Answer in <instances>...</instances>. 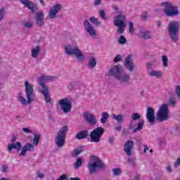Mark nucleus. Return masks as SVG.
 Wrapping results in <instances>:
<instances>
[{"instance_id": "1", "label": "nucleus", "mask_w": 180, "mask_h": 180, "mask_svg": "<svg viewBox=\"0 0 180 180\" xmlns=\"http://www.w3.org/2000/svg\"><path fill=\"white\" fill-rule=\"evenodd\" d=\"M108 77H115L120 82H127L130 79V76L123 73V69L120 65H115L110 68L108 73Z\"/></svg>"}, {"instance_id": "2", "label": "nucleus", "mask_w": 180, "mask_h": 180, "mask_svg": "<svg viewBox=\"0 0 180 180\" xmlns=\"http://www.w3.org/2000/svg\"><path fill=\"white\" fill-rule=\"evenodd\" d=\"M25 95L27 101L25 99L22 95L18 96V101L22 103V105H26L27 103H32L34 101V90L33 89V85H32L29 82H25Z\"/></svg>"}, {"instance_id": "3", "label": "nucleus", "mask_w": 180, "mask_h": 180, "mask_svg": "<svg viewBox=\"0 0 180 180\" xmlns=\"http://www.w3.org/2000/svg\"><path fill=\"white\" fill-rule=\"evenodd\" d=\"M67 133H68V127L67 126H64L59 129L55 138V143L57 147L61 148L65 146V137L67 136Z\"/></svg>"}, {"instance_id": "4", "label": "nucleus", "mask_w": 180, "mask_h": 180, "mask_svg": "<svg viewBox=\"0 0 180 180\" xmlns=\"http://www.w3.org/2000/svg\"><path fill=\"white\" fill-rule=\"evenodd\" d=\"M168 32L170 39L173 41H178V34H179V22L171 21L168 25Z\"/></svg>"}, {"instance_id": "5", "label": "nucleus", "mask_w": 180, "mask_h": 180, "mask_svg": "<svg viewBox=\"0 0 180 180\" xmlns=\"http://www.w3.org/2000/svg\"><path fill=\"white\" fill-rule=\"evenodd\" d=\"M65 51L68 56H75L79 61H82L84 58V54H82L81 49L78 46L68 45L65 46Z\"/></svg>"}, {"instance_id": "6", "label": "nucleus", "mask_w": 180, "mask_h": 180, "mask_svg": "<svg viewBox=\"0 0 180 180\" xmlns=\"http://www.w3.org/2000/svg\"><path fill=\"white\" fill-rule=\"evenodd\" d=\"M92 163H89L87 166L89 169V174H95V172H98V169H102V168H105L103 163L101 161V159L98 157L93 156L92 158Z\"/></svg>"}, {"instance_id": "7", "label": "nucleus", "mask_w": 180, "mask_h": 180, "mask_svg": "<svg viewBox=\"0 0 180 180\" xmlns=\"http://www.w3.org/2000/svg\"><path fill=\"white\" fill-rule=\"evenodd\" d=\"M104 132L105 129L101 127H98L93 129L89 135L91 143H100Z\"/></svg>"}, {"instance_id": "8", "label": "nucleus", "mask_w": 180, "mask_h": 180, "mask_svg": "<svg viewBox=\"0 0 180 180\" xmlns=\"http://www.w3.org/2000/svg\"><path fill=\"white\" fill-rule=\"evenodd\" d=\"M114 25L118 27L117 33H118V34H122V33L124 32V28L126 27V16L122 14L118 15L115 17Z\"/></svg>"}, {"instance_id": "9", "label": "nucleus", "mask_w": 180, "mask_h": 180, "mask_svg": "<svg viewBox=\"0 0 180 180\" xmlns=\"http://www.w3.org/2000/svg\"><path fill=\"white\" fill-rule=\"evenodd\" d=\"M169 113V110H168V104H162L157 113L158 120H159V122H165V120L168 119Z\"/></svg>"}, {"instance_id": "10", "label": "nucleus", "mask_w": 180, "mask_h": 180, "mask_svg": "<svg viewBox=\"0 0 180 180\" xmlns=\"http://www.w3.org/2000/svg\"><path fill=\"white\" fill-rule=\"evenodd\" d=\"M162 5L163 7H165L163 12H165L167 16L172 17L178 16V15H179V11L175 9L171 3L164 2L162 4Z\"/></svg>"}, {"instance_id": "11", "label": "nucleus", "mask_w": 180, "mask_h": 180, "mask_svg": "<svg viewBox=\"0 0 180 180\" xmlns=\"http://www.w3.org/2000/svg\"><path fill=\"white\" fill-rule=\"evenodd\" d=\"M58 103L64 113H70V112H71V109H72V102L69 101L68 98H62L59 100Z\"/></svg>"}, {"instance_id": "12", "label": "nucleus", "mask_w": 180, "mask_h": 180, "mask_svg": "<svg viewBox=\"0 0 180 180\" xmlns=\"http://www.w3.org/2000/svg\"><path fill=\"white\" fill-rule=\"evenodd\" d=\"M83 117L84 118V120L91 126H95V124L98 123V121L96 120L95 115L89 112V111L84 112L83 113Z\"/></svg>"}, {"instance_id": "13", "label": "nucleus", "mask_w": 180, "mask_h": 180, "mask_svg": "<svg viewBox=\"0 0 180 180\" xmlns=\"http://www.w3.org/2000/svg\"><path fill=\"white\" fill-rule=\"evenodd\" d=\"M22 5H25L26 8H28L32 13H34L37 11V5L30 0H20Z\"/></svg>"}, {"instance_id": "14", "label": "nucleus", "mask_w": 180, "mask_h": 180, "mask_svg": "<svg viewBox=\"0 0 180 180\" xmlns=\"http://www.w3.org/2000/svg\"><path fill=\"white\" fill-rule=\"evenodd\" d=\"M133 147H134V142L131 140H128L124 146V151H125L128 157H131L133 151Z\"/></svg>"}, {"instance_id": "15", "label": "nucleus", "mask_w": 180, "mask_h": 180, "mask_svg": "<svg viewBox=\"0 0 180 180\" xmlns=\"http://www.w3.org/2000/svg\"><path fill=\"white\" fill-rule=\"evenodd\" d=\"M60 11H61V4H56L53 5L49 11V17L51 19H56V18H57V13H58Z\"/></svg>"}, {"instance_id": "16", "label": "nucleus", "mask_w": 180, "mask_h": 180, "mask_svg": "<svg viewBox=\"0 0 180 180\" xmlns=\"http://www.w3.org/2000/svg\"><path fill=\"white\" fill-rule=\"evenodd\" d=\"M124 65H125V68L130 72L134 70V63H133V55H129L125 58Z\"/></svg>"}, {"instance_id": "17", "label": "nucleus", "mask_w": 180, "mask_h": 180, "mask_svg": "<svg viewBox=\"0 0 180 180\" xmlns=\"http://www.w3.org/2000/svg\"><path fill=\"white\" fill-rule=\"evenodd\" d=\"M35 20L39 27H41L44 25V13L42 11L35 14Z\"/></svg>"}, {"instance_id": "18", "label": "nucleus", "mask_w": 180, "mask_h": 180, "mask_svg": "<svg viewBox=\"0 0 180 180\" xmlns=\"http://www.w3.org/2000/svg\"><path fill=\"white\" fill-rule=\"evenodd\" d=\"M54 79H56V77L54 76H41V77H39V85L42 87V89L49 88L44 84H46V82H47L48 81H53Z\"/></svg>"}, {"instance_id": "19", "label": "nucleus", "mask_w": 180, "mask_h": 180, "mask_svg": "<svg viewBox=\"0 0 180 180\" xmlns=\"http://www.w3.org/2000/svg\"><path fill=\"white\" fill-rule=\"evenodd\" d=\"M155 110L153 108L148 107L146 112V118L149 123H154L155 121V116L154 115Z\"/></svg>"}, {"instance_id": "20", "label": "nucleus", "mask_w": 180, "mask_h": 180, "mask_svg": "<svg viewBox=\"0 0 180 180\" xmlns=\"http://www.w3.org/2000/svg\"><path fill=\"white\" fill-rule=\"evenodd\" d=\"M84 26L87 33H89L91 36H96V32L95 31V29H94V27L91 25L89 21L84 20Z\"/></svg>"}, {"instance_id": "21", "label": "nucleus", "mask_w": 180, "mask_h": 180, "mask_svg": "<svg viewBox=\"0 0 180 180\" xmlns=\"http://www.w3.org/2000/svg\"><path fill=\"white\" fill-rule=\"evenodd\" d=\"M8 153H12L13 150H17V151H20L22 150V143L20 142H17L16 143H9L7 148Z\"/></svg>"}, {"instance_id": "22", "label": "nucleus", "mask_w": 180, "mask_h": 180, "mask_svg": "<svg viewBox=\"0 0 180 180\" xmlns=\"http://www.w3.org/2000/svg\"><path fill=\"white\" fill-rule=\"evenodd\" d=\"M39 92L44 96L46 103H50V102H51V98L50 97V94L49 93V88L40 89Z\"/></svg>"}, {"instance_id": "23", "label": "nucleus", "mask_w": 180, "mask_h": 180, "mask_svg": "<svg viewBox=\"0 0 180 180\" xmlns=\"http://www.w3.org/2000/svg\"><path fill=\"white\" fill-rule=\"evenodd\" d=\"M88 137V130H83L76 134L77 140H84Z\"/></svg>"}, {"instance_id": "24", "label": "nucleus", "mask_w": 180, "mask_h": 180, "mask_svg": "<svg viewBox=\"0 0 180 180\" xmlns=\"http://www.w3.org/2000/svg\"><path fill=\"white\" fill-rule=\"evenodd\" d=\"M139 36L145 40H148L153 38V35H151V32H150L149 31H140Z\"/></svg>"}, {"instance_id": "25", "label": "nucleus", "mask_w": 180, "mask_h": 180, "mask_svg": "<svg viewBox=\"0 0 180 180\" xmlns=\"http://www.w3.org/2000/svg\"><path fill=\"white\" fill-rule=\"evenodd\" d=\"M39 53H40V46H37L32 48L31 51V55L33 58H37L39 56Z\"/></svg>"}, {"instance_id": "26", "label": "nucleus", "mask_w": 180, "mask_h": 180, "mask_svg": "<svg viewBox=\"0 0 180 180\" xmlns=\"http://www.w3.org/2000/svg\"><path fill=\"white\" fill-rule=\"evenodd\" d=\"M81 153H84V150H82V148L75 149L72 153V157L73 158H75V157H78Z\"/></svg>"}, {"instance_id": "27", "label": "nucleus", "mask_w": 180, "mask_h": 180, "mask_svg": "<svg viewBox=\"0 0 180 180\" xmlns=\"http://www.w3.org/2000/svg\"><path fill=\"white\" fill-rule=\"evenodd\" d=\"M143 126H144V120H139L137 127L134 129L133 132L136 133V131H140L143 129Z\"/></svg>"}, {"instance_id": "28", "label": "nucleus", "mask_w": 180, "mask_h": 180, "mask_svg": "<svg viewBox=\"0 0 180 180\" xmlns=\"http://www.w3.org/2000/svg\"><path fill=\"white\" fill-rule=\"evenodd\" d=\"M108 119H109V114L106 112H103L102 113V117L101 118V123L105 124V123L108 122Z\"/></svg>"}, {"instance_id": "29", "label": "nucleus", "mask_w": 180, "mask_h": 180, "mask_svg": "<svg viewBox=\"0 0 180 180\" xmlns=\"http://www.w3.org/2000/svg\"><path fill=\"white\" fill-rule=\"evenodd\" d=\"M150 77H156V78H160L161 75H162V72H161V71L160 70L158 71L152 70L150 72Z\"/></svg>"}, {"instance_id": "30", "label": "nucleus", "mask_w": 180, "mask_h": 180, "mask_svg": "<svg viewBox=\"0 0 180 180\" xmlns=\"http://www.w3.org/2000/svg\"><path fill=\"white\" fill-rule=\"evenodd\" d=\"M112 117L113 119H115V120H117V122H118L119 123H123V115H116V114H113Z\"/></svg>"}, {"instance_id": "31", "label": "nucleus", "mask_w": 180, "mask_h": 180, "mask_svg": "<svg viewBox=\"0 0 180 180\" xmlns=\"http://www.w3.org/2000/svg\"><path fill=\"white\" fill-rule=\"evenodd\" d=\"M39 141H40V134H36L34 136L33 144L34 146H38Z\"/></svg>"}, {"instance_id": "32", "label": "nucleus", "mask_w": 180, "mask_h": 180, "mask_svg": "<svg viewBox=\"0 0 180 180\" xmlns=\"http://www.w3.org/2000/svg\"><path fill=\"white\" fill-rule=\"evenodd\" d=\"M89 20L90 22H91V23H94L96 26H99V25H101V22L98 21V18L95 17H91Z\"/></svg>"}, {"instance_id": "33", "label": "nucleus", "mask_w": 180, "mask_h": 180, "mask_svg": "<svg viewBox=\"0 0 180 180\" xmlns=\"http://www.w3.org/2000/svg\"><path fill=\"white\" fill-rule=\"evenodd\" d=\"M27 151H34V146L30 143H27L25 146Z\"/></svg>"}, {"instance_id": "34", "label": "nucleus", "mask_w": 180, "mask_h": 180, "mask_svg": "<svg viewBox=\"0 0 180 180\" xmlns=\"http://www.w3.org/2000/svg\"><path fill=\"white\" fill-rule=\"evenodd\" d=\"M129 33H131V34H134L135 31H134V25L133 24V22H129Z\"/></svg>"}, {"instance_id": "35", "label": "nucleus", "mask_w": 180, "mask_h": 180, "mask_svg": "<svg viewBox=\"0 0 180 180\" xmlns=\"http://www.w3.org/2000/svg\"><path fill=\"white\" fill-rule=\"evenodd\" d=\"M141 118V115L137 112L133 113L131 115V119L134 121L139 120Z\"/></svg>"}, {"instance_id": "36", "label": "nucleus", "mask_w": 180, "mask_h": 180, "mask_svg": "<svg viewBox=\"0 0 180 180\" xmlns=\"http://www.w3.org/2000/svg\"><path fill=\"white\" fill-rule=\"evenodd\" d=\"M79 167H82V160L81 158H78L75 163V168H79Z\"/></svg>"}, {"instance_id": "37", "label": "nucleus", "mask_w": 180, "mask_h": 180, "mask_svg": "<svg viewBox=\"0 0 180 180\" xmlns=\"http://www.w3.org/2000/svg\"><path fill=\"white\" fill-rule=\"evenodd\" d=\"M96 65V60L95 59V58H93L91 60H90L89 63V67H90L91 68H94V67H95Z\"/></svg>"}, {"instance_id": "38", "label": "nucleus", "mask_w": 180, "mask_h": 180, "mask_svg": "<svg viewBox=\"0 0 180 180\" xmlns=\"http://www.w3.org/2000/svg\"><path fill=\"white\" fill-rule=\"evenodd\" d=\"M162 61L163 63V67H168V58L166 56H162Z\"/></svg>"}, {"instance_id": "39", "label": "nucleus", "mask_w": 180, "mask_h": 180, "mask_svg": "<svg viewBox=\"0 0 180 180\" xmlns=\"http://www.w3.org/2000/svg\"><path fill=\"white\" fill-rule=\"evenodd\" d=\"M27 152V148L25 146L22 147L21 153H20V157H25L26 155V153Z\"/></svg>"}, {"instance_id": "40", "label": "nucleus", "mask_w": 180, "mask_h": 180, "mask_svg": "<svg viewBox=\"0 0 180 180\" xmlns=\"http://www.w3.org/2000/svg\"><path fill=\"white\" fill-rule=\"evenodd\" d=\"M126 41H127V40H126V38L124 37V36L121 35L120 37V39H119L120 44H125Z\"/></svg>"}, {"instance_id": "41", "label": "nucleus", "mask_w": 180, "mask_h": 180, "mask_svg": "<svg viewBox=\"0 0 180 180\" xmlns=\"http://www.w3.org/2000/svg\"><path fill=\"white\" fill-rule=\"evenodd\" d=\"M113 172L114 175H115V176H117L120 175V174H122V170H120V169L116 168L113 169Z\"/></svg>"}, {"instance_id": "42", "label": "nucleus", "mask_w": 180, "mask_h": 180, "mask_svg": "<svg viewBox=\"0 0 180 180\" xmlns=\"http://www.w3.org/2000/svg\"><path fill=\"white\" fill-rule=\"evenodd\" d=\"M100 17L105 20L106 19V13L104 10H100Z\"/></svg>"}, {"instance_id": "43", "label": "nucleus", "mask_w": 180, "mask_h": 180, "mask_svg": "<svg viewBox=\"0 0 180 180\" xmlns=\"http://www.w3.org/2000/svg\"><path fill=\"white\" fill-rule=\"evenodd\" d=\"M5 12V7H2L0 10V22L4 19V13Z\"/></svg>"}, {"instance_id": "44", "label": "nucleus", "mask_w": 180, "mask_h": 180, "mask_svg": "<svg viewBox=\"0 0 180 180\" xmlns=\"http://www.w3.org/2000/svg\"><path fill=\"white\" fill-rule=\"evenodd\" d=\"M122 60V56L120 55H117L116 57L114 58L115 63H119Z\"/></svg>"}, {"instance_id": "45", "label": "nucleus", "mask_w": 180, "mask_h": 180, "mask_svg": "<svg viewBox=\"0 0 180 180\" xmlns=\"http://www.w3.org/2000/svg\"><path fill=\"white\" fill-rule=\"evenodd\" d=\"M24 26L25 27H27V29H30V27H33V24L32 22H25Z\"/></svg>"}, {"instance_id": "46", "label": "nucleus", "mask_w": 180, "mask_h": 180, "mask_svg": "<svg viewBox=\"0 0 180 180\" xmlns=\"http://www.w3.org/2000/svg\"><path fill=\"white\" fill-rule=\"evenodd\" d=\"M128 134H130L129 129H124L122 131V136H127Z\"/></svg>"}, {"instance_id": "47", "label": "nucleus", "mask_w": 180, "mask_h": 180, "mask_svg": "<svg viewBox=\"0 0 180 180\" xmlns=\"http://www.w3.org/2000/svg\"><path fill=\"white\" fill-rule=\"evenodd\" d=\"M169 103H170L172 106H175V103H176V102L175 101L174 98H170Z\"/></svg>"}, {"instance_id": "48", "label": "nucleus", "mask_w": 180, "mask_h": 180, "mask_svg": "<svg viewBox=\"0 0 180 180\" xmlns=\"http://www.w3.org/2000/svg\"><path fill=\"white\" fill-rule=\"evenodd\" d=\"M176 92L177 96L180 98V86H177L176 87Z\"/></svg>"}, {"instance_id": "49", "label": "nucleus", "mask_w": 180, "mask_h": 180, "mask_svg": "<svg viewBox=\"0 0 180 180\" xmlns=\"http://www.w3.org/2000/svg\"><path fill=\"white\" fill-rule=\"evenodd\" d=\"M180 165V157L177 158L176 161L174 162V167H179Z\"/></svg>"}, {"instance_id": "50", "label": "nucleus", "mask_w": 180, "mask_h": 180, "mask_svg": "<svg viewBox=\"0 0 180 180\" xmlns=\"http://www.w3.org/2000/svg\"><path fill=\"white\" fill-rule=\"evenodd\" d=\"M127 162H129V164H131L132 167H134V160L132 158H129L127 160Z\"/></svg>"}, {"instance_id": "51", "label": "nucleus", "mask_w": 180, "mask_h": 180, "mask_svg": "<svg viewBox=\"0 0 180 180\" xmlns=\"http://www.w3.org/2000/svg\"><path fill=\"white\" fill-rule=\"evenodd\" d=\"M147 13H143L141 15L142 20H147Z\"/></svg>"}, {"instance_id": "52", "label": "nucleus", "mask_w": 180, "mask_h": 180, "mask_svg": "<svg viewBox=\"0 0 180 180\" xmlns=\"http://www.w3.org/2000/svg\"><path fill=\"white\" fill-rule=\"evenodd\" d=\"M37 174H38L39 178L40 179H43V178H44V174L40 173L39 172H37Z\"/></svg>"}, {"instance_id": "53", "label": "nucleus", "mask_w": 180, "mask_h": 180, "mask_svg": "<svg viewBox=\"0 0 180 180\" xmlns=\"http://www.w3.org/2000/svg\"><path fill=\"white\" fill-rule=\"evenodd\" d=\"M22 131H24L25 133H32V131L29 129V128H23Z\"/></svg>"}, {"instance_id": "54", "label": "nucleus", "mask_w": 180, "mask_h": 180, "mask_svg": "<svg viewBox=\"0 0 180 180\" xmlns=\"http://www.w3.org/2000/svg\"><path fill=\"white\" fill-rule=\"evenodd\" d=\"M101 2H102V1H101V0H95L94 1L95 6H98Z\"/></svg>"}, {"instance_id": "55", "label": "nucleus", "mask_w": 180, "mask_h": 180, "mask_svg": "<svg viewBox=\"0 0 180 180\" xmlns=\"http://www.w3.org/2000/svg\"><path fill=\"white\" fill-rule=\"evenodd\" d=\"M9 168L8 166L4 165L2 167V172H6V170Z\"/></svg>"}, {"instance_id": "56", "label": "nucleus", "mask_w": 180, "mask_h": 180, "mask_svg": "<svg viewBox=\"0 0 180 180\" xmlns=\"http://www.w3.org/2000/svg\"><path fill=\"white\" fill-rule=\"evenodd\" d=\"M114 141H115V137L110 138L108 140V142L110 143V144H113Z\"/></svg>"}, {"instance_id": "57", "label": "nucleus", "mask_w": 180, "mask_h": 180, "mask_svg": "<svg viewBox=\"0 0 180 180\" xmlns=\"http://www.w3.org/2000/svg\"><path fill=\"white\" fill-rule=\"evenodd\" d=\"M148 149H149L148 147L146 145H145L144 149H143V153H147V150H148Z\"/></svg>"}, {"instance_id": "58", "label": "nucleus", "mask_w": 180, "mask_h": 180, "mask_svg": "<svg viewBox=\"0 0 180 180\" xmlns=\"http://www.w3.org/2000/svg\"><path fill=\"white\" fill-rule=\"evenodd\" d=\"M115 130L117 131H120V130H122V127H115Z\"/></svg>"}, {"instance_id": "59", "label": "nucleus", "mask_w": 180, "mask_h": 180, "mask_svg": "<svg viewBox=\"0 0 180 180\" xmlns=\"http://www.w3.org/2000/svg\"><path fill=\"white\" fill-rule=\"evenodd\" d=\"M168 172H172V169H171V166H168L167 168Z\"/></svg>"}, {"instance_id": "60", "label": "nucleus", "mask_w": 180, "mask_h": 180, "mask_svg": "<svg viewBox=\"0 0 180 180\" xmlns=\"http://www.w3.org/2000/svg\"><path fill=\"white\" fill-rule=\"evenodd\" d=\"M70 180H81V179H79V177H75V178L71 177Z\"/></svg>"}, {"instance_id": "61", "label": "nucleus", "mask_w": 180, "mask_h": 180, "mask_svg": "<svg viewBox=\"0 0 180 180\" xmlns=\"http://www.w3.org/2000/svg\"><path fill=\"white\" fill-rule=\"evenodd\" d=\"M39 3L42 6H44V0H39Z\"/></svg>"}, {"instance_id": "62", "label": "nucleus", "mask_w": 180, "mask_h": 180, "mask_svg": "<svg viewBox=\"0 0 180 180\" xmlns=\"http://www.w3.org/2000/svg\"><path fill=\"white\" fill-rule=\"evenodd\" d=\"M14 141H16V137H15V136H13V137L11 139V143H14Z\"/></svg>"}, {"instance_id": "63", "label": "nucleus", "mask_w": 180, "mask_h": 180, "mask_svg": "<svg viewBox=\"0 0 180 180\" xmlns=\"http://www.w3.org/2000/svg\"><path fill=\"white\" fill-rule=\"evenodd\" d=\"M131 129H133V124L130 123L129 125V129L131 130Z\"/></svg>"}, {"instance_id": "64", "label": "nucleus", "mask_w": 180, "mask_h": 180, "mask_svg": "<svg viewBox=\"0 0 180 180\" xmlns=\"http://www.w3.org/2000/svg\"><path fill=\"white\" fill-rule=\"evenodd\" d=\"M158 27H161V21L158 22Z\"/></svg>"}]
</instances>
